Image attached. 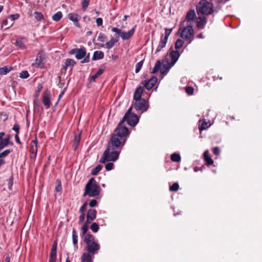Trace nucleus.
<instances>
[{
    "mask_svg": "<svg viewBox=\"0 0 262 262\" xmlns=\"http://www.w3.org/2000/svg\"><path fill=\"white\" fill-rule=\"evenodd\" d=\"M126 133V129L124 127H119L115 129L114 134L112 136L111 140L108 144L107 148L104 151L100 159V163L114 162L118 159L120 151H117L116 148L125 144L126 139L124 138V134Z\"/></svg>",
    "mask_w": 262,
    "mask_h": 262,
    "instance_id": "nucleus-1",
    "label": "nucleus"
},
{
    "mask_svg": "<svg viewBox=\"0 0 262 262\" xmlns=\"http://www.w3.org/2000/svg\"><path fill=\"white\" fill-rule=\"evenodd\" d=\"M180 54L178 51H172L167 55L165 59L161 63L160 72L163 75H166L169 69L173 66L178 60Z\"/></svg>",
    "mask_w": 262,
    "mask_h": 262,
    "instance_id": "nucleus-2",
    "label": "nucleus"
},
{
    "mask_svg": "<svg viewBox=\"0 0 262 262\" xmlns=\"http://www.w3.org/2000/svg\"><path fill=\"white\" fill-rule=\"evenodd\" d=\"M132 109V107H130L128 110L127 112L125 113L124 116L123 117L122 120L120 122L117 127L116 128L118 129L119 127H124L126 129L127 133L126 134H124V138L126 139L129 135V132L127 127L122 125L124 121H126L128 124L132 126H135L139 121V119L137 116L135 114L131 113Z\"/></svg>",
    "mask_w": 262,
    "mask_h": 262,
    "instance_id": "nucleus-3",
    "label": "nucleus"
},
{
    "mask_svg": "<svg viewBox=\"0 0 262 262\" xmlns=\"http://www.w3.org/2000/svg\"><path fill=\"white\" fill-rule=\"evenodd\" d=\"M84 241L86 245L87 252L86 253H90L92 255H95L98 252L100 246L96 242L94 237L92 234H88L85 235Z\"/></svg>",
    "mask_w": 262,
    "mask_h": 262,
    "instance_id": "nucleus-4",
    "label": "nucleus"
},
{
    "mask_svg": "<svg viewBox=\"0 0 262 262\" xmlns=\"http://www.w3.org/2000/svg\"><path fill=\"white\" fill-rule=\"evenodd\" d=\"M100 187L97 185L93 178L89 180L85 185L83 196L88 195L90 197H95L100 193Z\"/></svg>",
    "mask_w": 262,
    "mask_h": 262,
    "instance_id": "nucleus-5",
    "label": "nucleus"
},
{
    "mask_svg": "<svg viewBox=\"0 0 262 262\" xmlns=\"http://www.w3.org/2000/svg\"><path fill=\"white\" fill-rule=\"evenodd\" d=\"M198 14L210 15L213 12V4L206 0H201L196 7Z\"/></svg>",
    "mask_w": 262,
    "mask_h": 262,
    "instance_id": "nucleus-6",
    "label": "nucleus"
},
{
    "mask_svg": "<svg viewBox=\"0 0 262 262\" xmlns=\"http://www.w3.org/2000/svg\"><path fill=\"white\" fill-rule=\"evenodd\" d=\"M178 33L180 34V37L185 40H192V37L194 35V31L192 27L187 25L183 28H180Z\"/></svg>",
    "mask_w": 262,
    "mask_h": 262,
    "instance_id": "nucleus-7",
    "label": "nucleus"
},
{
    "mask_svg": "<svg viewBox=\"0 0 262 262\" xmlns=\"http://www.w3.org/2000/svg\"><path fill=\"white\" fill-rule=\"evenodd\" d=\"M134 107L137 111H140L141 113L146 112L148 108L147 102L144 99L135 100Z\"/></svg>",
    "mask_w": 262,
    "mask_h": 262,
    "instance_id": "nucleus-8",
    "label": "nucleus"
},
{
    "mask_svg": "<svg viewBox=\"0 0 262 262\" xmlns=\"http://www.w3.org/2000/svg\"><path fill=\"white\" fill-rule=\"evenodd\" d=\"M51 97V93L49 91L47 90L45 92L43 95L42 102L47 109L50 107L51 101L50 99Z\"/></svg>",
    "mask_w": 262,
    "mask_h": 262,
    "instance_id": "nucleus-9",
    "label": "nucleus"
},
{
    "mask_svg": "<svg viewBox=\"0 0 262 262\" xmlns=\"http://www.w3.org/2000/svg\"><path fill=\"white\" fill-rule=\"evenodd\" d=\"M27 40L26 38L19 37L16 39L15 45L19 49L25 50L27 48Z\"/></svg>",
    "mask_w": 262,
    "mask_h": 262,
    "instance_id": "nucleus-10",
    "label": "nucleus"
},
{
    "mask_svg": "<svg viewBox=\"0 0 262 262\" xmlns=\"http://www.w3.org/2000/svg\"><path fill=\"white\" fill-rule=\"evenodd\" d=\"M72 54H75L78 59H81L86 55V51L83 49H73L71 51Z\"/></svg>",
    "mask_w": 262,
    "mask_h": 262,
    "instance_id": "nucleus-11",
    "label": "nucleus"
},
{
    "mask_svg": "<svg viewBox=\"0 0 262 262\" xmlns=\"http://www.w3.org/2000/svg\"><path fill=\"white\" fill-rule=\"evenodd\" d=\"M135 31V27L127 32L122 31L120 37L123 40H127L134 35Z\"/></svg>",
    "mask_w": 262,
    "mask_h": 262,
    "instance_id": "nucleus-12",
    "label": "nucleus"
},
{
    "mask_svg": "<svg viewBox=\"0 0 262 262\" xmlns=\"http://www.w3.org/2000/svg\"><path fill=\"white\" fill-rule=\"evenodd\" d=\"M158 80V78L156 77H152L149 80L145 81V83L144 84L145 88L147 90H150L153 88L156 83Z\"/></svg>",
    "mask_w": 262,
    "mask_h": 262,
    "instance_id": "nucleus-13",
    "label": "nucleus"
},
{
    "mask_svg": "<svg viewBox=\"0 0 262 262\" xmlns=\"http://www.w3.org/2000/svg\"><path fill=\"white\" fill-rule=\"evenodd\" d=\"M97 211L95 209H89L86 216V223L89 224L93 221L96 216Z\"/></svg>",
    "mask_w": 262,
    "mask_h": 262,
    "instance_id": "nucleus-14",
    "label": "nucleus"
},
{
    "mask_svg": "<svg viewBox=\"0 0 262 262\" xmlns=\"http://www.w3.org/2000/svg\"><path fill=\"white\" fill-rule=\"evenodd\" d=\"M94 255L84 252L81 256V262H93Z\"/></svg>",
    "mask_w": 262,
    "mask_h": 262,
    "instance_id": "nucleus-15",
    "label": "nucleus"
},
{
    "mask_svg": "<svg viewBox=\"0 0 262 262\" xmlns=\"http://www.w3.org/2000/svg\"><path fill=\"white\" fill-rule=\"evenodd\" d=\"M79 17V16L76 13H71L68 14V18L71 21H73L75 23V26L77 27H80V25L78 23Z\"/></svg>",
    "mask_w": 262,
    "mask_h": 262,
    "instance_id": "nucleus-16",
    "label": "nucleus"
},
{
    "mask_svg": "<svg viewBox=\"0 0 262 262\" xmlns=\"http://www.w3.org/2000/svg\"><path fill=\"white\" fill-rule=\"evenodd\" d=\"M196 17L195 12L194 10H190L186 15V20L188 22H191L194 20Z\"/></svg>",
    "mask_w": 262,
    "mask_h": 262,
    "instance_id": "nucleus-17",
    "label": "nucleus"
},
{
    "mask_svg": "<svg viewBox=\"0 0 262 262\" xmlns=\"http://www.w3.org/2000/svg\"><path fill=\"white\" fill-rule=\"evenodd\" d=\"M206 23L207 20L205 16L199 17L197 19V27L199 29H203Z\"/></svg>",
    "mask_w": 262,
    "mask_h": 262,
    "instance_id": "nucleus-18",
    "label": "nucleus"
},
{
    "mask_svg": "<svg viewBox=\"0 0 262 262\" xmlns=\"http://www.w3.org/2000/svg\"><path fill=\"white\" fill-rule=\"evenodd\" d=\"M37 143L36 140H32L31 143V157H35L37 152Z\"/></svg>",
    "mask_w": 262,
    "mask_h": 262,
    "instance_id": "nucleus-19",
    "label": "nucleus"
},
{
    "mask_svg": "<svg viewBox=\"0 0 262 262\" xmlns=\"http://www.w3.org/2000/svg\"><path fill=\"white\" fill-rule=\"evenodd\" d=\"M119 40V36H116L115 38H112L108 41L105 44V47L107 49H110L113 47L116 43Z\"/></svg>",
    "mask_w": 262,
    "mask_h": 262,
    "instance_id": "nucleus-20",
    "label": "nucleus"
},
{
    "mask_svg": "<svg viewBox=\"0 0 262 262\" xmlns=\"http://www.w3.org/2000/svg\"><path fill=\"white\" fill-rule=\"evenodd\" d=\"M167 40L166 39H164L163 38H160V41L159 42V45L157 49H156L155 53H158L160 52L162 49L165 47Z\"/></svg>",
    "mask_w": 262,
    "mask_h": 262,
    "instance_id": "nucleus-21",
    "label": "nucleus"
},
{
    "mask_svg": "<svg viewBox=\"0 0 262 262\" xmlns=\"http://www.w3.org/2000/svg\"><path fill=\"white\" fill-rule=\"evenodd\" d=\"M143 93V88L141 86L136 89L134 95V99L135 100L141 99V96Z\"/></svg>",
    "mask_w": 262,
    "mask_h": 262,
    "instance_id": "nucleus-22",
    "label": "nucleus"
},
{
    "mask_svg": "<svg viewBox=\"0 0 262 262\" xmlns=\"http://www.w3.org/2000/svg\"><path fill=\"white\" fill-rule=\"evenodd\" d=\"M10 136L8 135L7 138L0 141V149L1 150L9 144Z\"/></svg>",
    "mask_w": 262,
    "mask_h": 262,
    "instance_id": "nucleus-23",
    "label": "nucleus"
},
{
    "mask_svg": "<svg viewBox=\"0 0 262 262\" xmlns=\"http://www.w3.org/2000/svg\"><path fill=\"white\" fill-rule=\"evenodd\" d=\"M104 54L102 51H97L94 53L93 59L94 60L101 59L103 58Z\"/></svg>",
    "mask_w": 262,
    "mask_h": 262,
    "instance_id": "nucleus-24",
    "label": "nucleus"
},
{
    "mask_svg": "<svg viewBox=\"0 0 262 262\" xmlns=\"http://www.w3.org/2000/svg\"><path fill=\"white\" fill-rule=\"evenodd\" d=\"M80 134L81 133L79 132L78 134H75L74 136V150H76L80 140Z\"/></svg>",
    "mask_w": 262,
    "mask_h": 262,
    "instance_id": "nucleus-25",
    "label": "nucleus"
},
{
    "mask_svg": "<svg viewBox=\"0 0 262 262\" xmlns=\"http://www.w3.org/2000/svg\"><path fill=\"white\" fill-rule=\"evenodd\" d=\"M75 63L76 62L73 59L68 58L66 59L64 64L63 66V68L64 70H66L70 66H74Z\"/></svg>",
    "mask_w": 262,
    "mask_h": 262,
    "instance_id": "nucleus-26",
    "label": "nucleus"
},
{
    "mask_svg": "<svg viewBox=\"0 0 262 262\" xmlns=\"http://www.w3.org/2000/svg\"><path fill=\"white\" fill-rule=\"evenodd\" d=\"M72 240L75 249H77V244L78 243V236L77 234L76 231L74 229H73L72 231Z\"/></svg>",
    "mask_w": 262,
    "mask_h": 262,
    "instance_id": "nucleus-27",
    "label": "nucleus"
},
{
    "mask_svg": "<svg viewBox=\"0 0 262 262\" xmlns=\"http://www.w3.org/2000/svg\"><path fill=\"white\" fill-rule=\"evenodd\" d=\"M42 60L43 58L42 57L41 54L38 53L37 55L35 62L33 63V65L37 67L40 66L42 63Z\"/></svg>",
    "mask_w": 262,
    "mask_h": 262,
    "instance_id": "nucleus-28",
    "label": "nucleus"
},
{
    "mask_svg": "<svg viewBox=\"0 0 262 262\" xmlns=\"http://www.w3.org/2000/svg\"><path fill=\"white\" fill-rule=\"evenodd\" d=\"M204 160L208 165H211L213 163V161L209 156L208 151H205L204 153Z\"/></svg>",
    "mask_w": 262,
    "mask_h": 262,
    "instance_id": "nucleus-29",
    "label": "nucleus"
},
{
    "mask_svg": "<svg viewBox=\"0 0 262 262\" xmlns=\"http://www.w3.org/2000/svg\"><path fill=\"white\" fill-rule=\"evenodd\" d=\"M103 70L99 69L96 74L91 76L90 81H95V79L103 73Z\"/></svg>",
    "mask_w": 262,
    "mask_h": 262,
    "instance_id": "nucleus-30",
    "label": "nucleus"
},
{
    "mask_svg": "<svg viewBox=\"0 0 262 262\" xmlns=\"http://www.w3.org/2000/svg\"><path fill=\"white\" fill-rule=\"evenodd\" d=\"M57 244L56 242H54L52 246V250L50 253V255L52 256L57 257Z\"/></svg>",
    "mask_w": 262,
    "mask_h": 262,
    "instance_id": "nucleus-31",
    "label": "nucleus"
},
{
    "mask_svg": "<svg viewBox=\"0 0 262 262\" xmlns=\"http://www.w3.org/2000/svg\"><path fill=\"white\" fill-rule=\"evenodd\" d=\"M62 16L61 12L58 11L52 16V19L56 21H59Z\"/></svg>",
    "mask_w": 262,
    "mask_h": 262,
    "instance_id": "nucleus-32",
    "label": "nucleus"
},
{
    "mask_svg": "<svg viewBox=\"0 0 262 262\" xmlns=\"http://www.w3.org/2000/svg\"><path fill=\"white\" fill-rule=\"evenodd\" d=\"M184 41L181 39H178L175 43V48L178 50L182 48Z\"/></svg>",
    "mask_w": 262,
    "mask_h": 262,
    "instance_id": "nucleus-33",
    "label": "nucleus"
},
{
    "mask_svg": "<svg viewBox=\"0 0 262 262\" xmlns=\"http://www.w3.org/2000/svg\"><path fill=\"white\" fill-rule=\"evenodd\" d=\"M171 160L173 162H178L181 160V157L179 154L174 153L171 156Z\"/></svg>",
    "mask_w": 262,
    "mask_h": 262,
    "instance_id": "nucleus-34",
    "label": "nucleus"
},
{
    "mask_svg": "<svg viewBox=\"0 0 262 262\" xmlns=\"http://www.w3.org/2000/svg\"><path fill=\"white\" fill-rule=\"evenodd\" d=\"M11 71V68L8 67L0 68V74L6 75Z\"/></svg>",
    "mask_w": 262,
    "mask_h": 262,
    "instance_id": "nucleus-35",
    "label": "nucleus"
},
{
    "mask_svg": "<svg viewBox=\"0 0 262 262\" xmlns=\"http://www.w3.org/2000/svg\"><path fill=\"white\" fill-rule=\"evenodd\" d=\"M172 31V29H167V28H166L165 29V35H162L161 36V38H163L164 39H166V40H168V38L169 36V35L170 34L171 32Z\"/></svg>",
    "mask_w": 262,
    "mask_h": 262,
    "instance_id": "nucleus-36",
    "label": "nucleus"
},
{
    "mask_svg": "<svg viewBox=\"0 0 262 262\" xmlns=\"http://www.w3.org/2000/svg\"><path fill=\"white\" fill-rule=\"evenodd\" d=\"M102 166L100 165H97L96 167L93 169L91 174L93 176L96 175L101 169Z\"/></svg>",
    "mask_w": 262,
    "mask_h": 262,
    "instance_id": "nucleus-37",
    "label": "nucleus"
},
{
    "mask_svg": "<svg viewBox=\"0 0 262 262\" xmlns=\"http://www.w3.org/2000/svg\"><path fill=\"white\" fill-rule=\"evenodd\" d=\"M160 67H161V62H160V61H158L156 63L151 73H157L159 70H160Z\"/></svg>",
    "mask_w": 262,
    "mask_h": 262,
    "instance_id": "nucleus-38",
    "label": "nucleus"
},
{
    "mask_svg": "<svg viewBox=\"0 0 262 262\" xmlns=\"http://www.w3.org/2000/svg\"><path fill=\"white\" fill-rule=\"evenodd\" d=\"M35 18L38 21H41L43 19V15L41 12H35Z\"/></svg>",
    "mask_w": 262,
    "mask_h": 262,
    "instance_id": "nucleus-39",
    "label": "nucleus"
},
{
    "mask_svg": "<svg viewBox=\"0 0 262 262\" xmlns=\"http://www.w3.org/2000/svg\"><path fill=\"white\" fill-rule=\"evenodd\" d=\"M210 125H208V123L207 122L205 121H203L201 124L199 125V129L200 130H203L207 128Z\"/></svg>",
    "mask_w": 262,
    "mask_h": 262,
    "instance_id": "nucleus-40",
    "label": "nucleus"
},
{
    "mask_svg": "<svg viewBox=\"0 0 262 262\" xmlns=\"http://www.w3.org/2000/svg\"><path fill=\"white\" fill-rule=\"evenodd\" d=\"M106 36L102 33H100L98 34V40L101 42H104L106 40Z\"/></svg>",
    "mask_w": 262,
    "mask_h": 262,
    "instance_id": "nucleus-41",
    "label": "nucleus"
},
{
    "mask_svg": "<svg viewBox=\"0 0 262 262\" xmlns=\"http://www.w3.org/2000/svg\"><path fill=\"white\" fill-rule=\"evenodd\" d=\"M99 226L96 223H93L91 226V229L95 233L97 232L99 230Z\"/></svg>",
    "mask_w": 262,
    "mask_h": 262,
    "instance_id": "nucleus-42",
    "label": "nucleus"
},
{
    "mask_svg": "<svg viewBox=\"0 0 262 262\" xmlns=\"http://www.w3.org/2000/svg\"><path fill=\"white\" fill-rule=\"evenodd\" d=\"M90 0H82V7L83 11H85L88 8Z\"/></svg>",
    "mask_w": 262,
    "mask_h": 262,
    "instance_id": "nucleus-43",
    "label": "nucleus"
},
{
    "mask_svg": "<svg viewBox=\"0 0 262 262\" xmlns=\"http://www.w3.org/2000/svg\"><path fill=\"white\" fill-rule=\"evenodd\" d=\"M29 76V74L27 71H23L19 74V77L23 79L27 78Z\"/></svg>",
    "mask_w": 262,
    "mask_h": 262,
    "instance_id": "nucleus-44",
    "label": "nucleus"
},
{
    "mask_svg": "<svg viewBox=\"0 0 262 262\" xmlns=\"http://www.w3.org/2000/svg\"><path fill=\"white\" fill-rule=\"evenodd\" d=\"M179 186L178 183H174L171 186H170V190L171 191H176L179 189Z\"/></svg>",
    "mask_w": 262,
    "mask_h": 262,
    "instance_id": "nucleus-45",
    "label": "nucleus"
},
{
    "mask_svg": "<svg viewBox=\"0 0 262 262\" xmlns=\"http://www.w3.org/2000/svg\"><path fill=\"white\" fill-rule=\"evenodd\" d=\"M142 65H143L142 61H140L136 64V69H135V72L136 73H138L140 71V70L142 67Z\"/></svg>",
    "mask_w": 262,
    "mask_h": 262,
    "instance_id": "nucleus-46",
    "label": "nucleus"
},
{
    "mask_svg": "<svg viewBox=\"0 0 262 262\" xmlns=\"http://www.w3.org/2000/svg\"><path fill=\"white\" fill-rule=\"evenodd\" d=\"M10 152L11 150L10 149H6L4 150V151L0 153V158L7 157Z\"/></svg>",
    "mask_w": 262,
    "mask_h": 262,
    "instance_id": "nucleus-47",
    "label": "nucleus"
},
{
    "mask_svg": "<svg viewBox=\"0 0 262 262\" xmlns=\"http://www.w3.org/2000/svg\"><path fill=\"white\" fill-rule=\"evenodd\" d=\"M114 164L113 163H107L106 164L105 167L106 170H111L113 168Z\"/></svg>",
    "mask_w": 262,
    "mask_h": 262,
    "instance_id": "nucleus-48",
    "label": "nucleus"
},
{
    "mask_svg": "<svg viewBox=\"0 0 262 262\" xmlns=\"http://www.w3.org/2000/svg\"><path fill=\"white\" fill-rule=\"evenodd\" d=\"M12 185H13V177H11L9 179L8 182V188L9 190L12 189Z\"/></svg>",
    "mask_w": 262,
    "mask_h": 262,
    "instance_id": "nucleus-49",
    "label": "nucleus"
},
{
    "mask_svg": "<svg viewBox=\"0 0 262 262\" xmlns=\"http://www.w3.org/2000/svg\"><path fill=\"white\" fill-rule=\"evenodd\" d=\"M88 230V225L86 224H84L81 227V230H82V235H84L87 232Z\"/></svg>",
    "mask_w": 262,
    "mask_h": 262,
    "instance_id": "nucleus-50",
    "label": "nucleus"
},
{
    "mask_svg": "<svg viewBox=\"0 0 262 262\" xmlns=\"http://www.w3.org/2000/svg\"><path fill=\"white\" fill-rule=\"evenodd\" d=\"M112 31L113 32H115L117 34H118L120 36H121V33H122V31L121 30L117 28H113L112 29Z\"/></svg>",
    "mask_w": 262,
    "mask_h": 262,
    "instance_id": "nucleus-51",
    "label": "nucleus"
},
{
    "mask_svg": "<svg viewBox=\"0 0 262 262\" xmlns=\"http://www.w3.org/2000/svg\"><path fill=\"white\" fill-rule=\"evenodd\" d=\"M186 92L187 94L191 95L193 93V89L192 87L188 86L186 88Z\"/></svg>",
    "mask_w": 262,
    "mask_h": 262,
    "instance_id": "nucleus-52",
    "label": "nucleus"
},
{
    "mask_svg": "<svg viewBox=\"0 0 262 262\" xmlns=\"http://www.w3.org/2000/svg\"><path fill=\"white\" fill-rule=\"evenodd\" d=\"M19 17V14H12L10 16V18L11 19V21H14L17 19H18Z\"/></svg>",
    "mask_w": 262,
    "mask_h": 262,
    "instance_id": "nucleus-53",
    "label": "nucleus"
},
{
    "mask_svg": "<svg viewBox=\"0 0 262 262\" xmlns=\"http://www.w3.org/2000/svg\"><path fill=\"white\" fill-rule=\"evenodd\" d=\"M213 152L214 155L218 156L220 155V150L218 147H215L213 148Z\"/></svg>",
    "mask_w": 262,
    "mask_h": 262,
    "instance_id": "nucleus-54",
    "label": "nucleus"
},
{
    "mask_svg": "<svg viewBox=\"0 0 262 262\" xmlns=\"http://www.w3.org/2000/svg\"><path fill=\"white\" fill-rule=\"evenodd\" d=\"M87 207V203H85L80 208V212L82 214H84V212L85 210Z\"/></svg>",
    "mask_w": 262,
    "mask_h": 262,
    "instance_id": "nucleus-55",
    "label": "nucleus"
},
{
    "mask_svg": "<svg viewBox=\"0 0 262 262\" xmlns=\"http://www.w3.org/2000/svg\"><path fill=\"white\" fill-rule=\"evenodd\" d=\"M97 204V201L95 199H93L89 202V205L91 207L95 206Z\"/></svg>",
    "mask_w": 262,
    "mask_h": 262,
    "instance_id": "nucleus-56",
    "label": "nucleus"
},
{
    "mask_svg": "<svg viewBox=\"0 0 262 262\" xmlns=\"http://www.w3.org/2000/svg\"><path fill=\"white\" fill-rule=\"evenodd\" d=\"M85 219L84 214L81 213L79 217V224H81L83 222Z\"/></svg>",
    "mask_w": 262,
    "mask_h": 262,
    "instance_id": "nucleus-57",
    "label": "nucleus"
},
{
    "mask_svg": "<svg viewBox=\"0 0 262 262\" xmlns=\"http://www.w3.org/2000/svg\"><path fill=\"white\" fill-rule=\"evenodd\" d=\"M13 129L16 133V134H18L19 130V126L17 124H15L13 127Z\"/></svg>",
    "mask_w": 262,
    "mask_h": 262,
    "instance_id": "nucleus-58",
    "label": "nucleus"
},
{
    "mask_svg": "<svg viewBox=\"0 0 262 262\" xmlns=\"http://www.w3.org/2000/svg\"><path fill=\"white\" fill-rule=\"evenodd\" d=\"M103 20L101 18H97L96 19V23L98 26H100L102 25Z\"/></svg>",
    "mask_w": 262,
    "mask_h": 262,
    "instance_id": "nucleus-59",
    "label": "nucleus"
},
{
    "mask_svg": "<svg viewBox=\"0 0 262 262\" xmlns=\"http://www.w3.org/2000/svg\"><path fill=\"white\" fill-rule=\"evenodd\" d=\"M61 185L59 182L55 187V190L57 192H60L61 190Z\"/></svg>",
    "mask_w": 262,
    "mask_h": 262,
    "instance_id": "nucleus-60",
    "label": "nucleus"
},
{
    "mask_svg": "<svg viewBox=\"0 0 262 262\" xmlns=\"http://www.w3.org/2000/svg\"><path fill=\"white\" fill-rule=\"evenodd\" d=\"M40 107V105L37 100L34 101V107L35 110L39 109Z\"/></svg>",
    "mask_w": 262,
    "mask_h": 262,
    "instance_id": "nucleus-61",
    "label": "nucleus"
},
{
    "mask_svg": "<svg viewBox=\"0 0 262 262\" xmlns=\"http://www.w3.org/2000/svg\"><path fill=\"white\" fill-rule=\"evenodd\" d=\"M56 259H57L56 256H50L49 262H56Z\"/></svg>",
    "mask_w": 262,
    "mask_h": 262,
    "instance_id": "nucleus-62",
    "label": "nucleus"
},
{
    "mask_svg": "<svg viewBox=\"0 0 262 262\" xmlns=\"http://www.w3.org/2000/svg\"><path fill=\"white\" fill-rule=\"evenodd\" d=\"M89 61V57H85L84 59L81 61L82 63H86Z\"/></svg>",
    "mask_w": 262,
    "mask_h": 262,
    "instance_id": "nucleus-63",
    "label": "nucleus"
},
{
    "mask_svg": "<svg viewBox=\"0 0 262 262\" xmlns=\"http://www.w3.org/2000/svg\"><path fill=\"white\" fill-rule=\"evenodd\" d=\"M18 134H16L15 135V139L16 140V141L17 142V143H20V140H19V137H18Z\"/></svg>",
    "mask_w": 262,
    "mask_h": 262,
    "instance_id": "nucleus-64",
    "label": "nucleus"
}]
</instances>
